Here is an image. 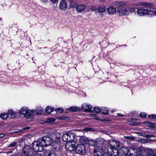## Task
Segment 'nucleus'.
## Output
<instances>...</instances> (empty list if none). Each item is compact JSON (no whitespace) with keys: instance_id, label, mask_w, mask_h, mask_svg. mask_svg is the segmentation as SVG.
<instances>
[{"instance_id":"obj_1","label":"nucleus","mask_w":156,"mask_h":156,"mask_svg":"<svg viewBox=\"0 0 156 156\" xmlns=\"http://www.w3.org/2000/svg\"><path fill=\"white\" fill-rule=\"evenodd\" d=\"M143 7L137 8V13L139 16H143L150 14L151 12L156 15V9L153 8V4L144 2Z\"/></svg>"},{"instance_id":"obj_2","label":"nucleus","mask_w":156,"mask_h":156,"mask_svg":"<svg viewBox=\"0 0 156 156\" xmlns=\"http://www.w3.org/2000/svg\"><path fill=\"white\" fill-rule=\"evenodd\" d=\"M126 5V3L123 2H114L111 3L110 6L107 8V12L109 15H113L116 12V8Z\"/></svg>"},{"instance_id":"obj_3","label":"nucleus","mask_w":156,"mask_h":156,"mask_svg":"<svg viewBox=\"0 0 156 156\" xmlns=\"http://www.w3.org/2000/svg\"><path fill=\"white\" fill-rule=\"evenodd\" d=\"M70 6L73 8H76V9L78 12H81L86 9L87 5L85 4H79L75 2L71 3Z\"/></svg>"},{"instance_id":"obj_4","label":"nucleus","mask_w":156,"mask_h":156,"mask_svg":"<svg viewBox=\"0 0 156 156\" xmlns=\"http://www.w3.org/2000/svg\"><path fill=\"white\" fill-rule=\"evenodd\" d=\"M33 154L32 149L29 146L26 145L23 148L21 156H32Z\"/></svg>"},{"instance_id":"obj_5","label":"nucleus","mask_w":156,"mask_h":156,"mask_svg":"<svg viewBox=\"0 0 156 156\" xmlns=\"http://www.w3.org/2000/svg\"><path fill=\"white\" fill-rule=\"evenodd\" d=\"M133 151L134 153L137 152V149L136 148L131 147L129 149L127 147H123L120 149V153L122 155H124L125 156H128V154L129 152Z\"/></svg>"},{"instance_id":"obj_6","label":"nucleus","mask_w":156,"mask_h":156,"mask_svg":"<svg viewBox=\"0 0 156 156\" xmlns=\"http://www.w3.org/2000/svg\"><path fill=\"white\" fill-rule=\"evenodd\" d=\"M75 138L74 134L71 132L64 134L62 136V139L64 141L69 143L73 141Z\"/></svg>"},{"instance_id":"obj_7","label":"nucleus","mask_w":156,"mask_h":156,"mask_svg":"<svg viewBox=\"0 0 156 156\" xmlns=\"http://www.w3.org/2000/svg\"><path fill=\"white\" fill-rule=\"evenodd\" d=\"M41 142V144L43 147H46L51 144L52 141L51 138L49 136H43L41 140H39Z\"/></svg>"},{"instance_id":"obj_8","label":"nucleus","mask_w":156,"mask_h":156,"mask_svg":"<svg viewBox=\"0 0 156 156\" xmlns=\"http://www.w3.org/2000/svg\"><path fill=\"white\" fill-rule=\"evenodd\" d=\"M33 148L34 151L36 152L42 151L43 150V147L39 140L34 141L33 144Z\"/></svg>"},{"instance_id":"obj_9","label":"nucleus","mask_w":156,"mask_h":156,"mask_svg":"<svg viewBox=\"0 0 156 156\" xmlns=\"http://www.w3.org/2000/svg\"><path fill=\"white\" fill-rule=\"evenodd\" d=\"M109 144L110 147L112 151L115 150L118 151V149L119 147L120 143L119 142L112 139L109 141Z\"/></svg>"},{"instance_id":"obj_10","label":"nucleus","mask_w":156,"mask_h":156,"mask_svg":"<svg viewBox=\"0 0 156 156\" xmlns=\"http://www.w3.org/2000/svg\"><path fill=\"white\" fill-rule=\"evenodd\" d=\"M96 146L98 148L105 150V149L106 143L102 138H99L96 141Z\"/></svg>"},{"instance_id":"obj_11","label":"nucleus","mask_w":156,"mask_h":156,"mask_svg":"<svg viewBox=\"0 0 156 156\" xmlns=\"http://www.w3.org/2000/svg\"><path fill=\"white\" fill-rule=\"evenodd\" d=\"M85 146L84 145H79L76 148L75 152L80 154H83L85 152Z\"/></svg>"},{"instance_id":"obj_12","label":"nucleus","mask_w":156,"mask_h":156,"mask_svg":"<svg viewBox=\"0 0 156 156\" xmlns=\"http://www.w3.org/2000/svg\"><path fill=\"white\" fill-rule=\"evenodd\" d=\"M117 12L120 16L125 15L128 16L129 15L127 8H122L118 10Z\"/></svg>"},{"instance_id":"obj_13","label":"nucleus","mask_w":156,"mask_h":156,"mask_svg":"<svg viewBox=\"0 0 156 156\" xmlns=\"http://www.w3.org/2000/svg\"><path fill=\"white\" fill-rule=\"evenodd\" d=\"M82 108L85 112H93L91 110L92 106L91 105L84 103L82 104Z\"/></svg>"},{"instance_id":"obj_14","label":"nucleus","mask_w":156,"mask_h":156,"mask_svg":"<svg viewBox=\"0 0 156 156\" xmlns=\"http://www.w3.org/2000/svg\"><path fill=\"white\" fill-rule=\"evenodd\" d=\"M65 147L67 150L71 151L75 150L76 146L74 144H72V143L69 142L66 143L65 145Z\"/></svg>"},{"instance_id":"obj_15","label":"nucleus","mask_w":156,"mask_h":156,"mask_svg":"<svg viewBox=\"0 0 156 156\" xmlns=\"http://www.w3.org/2000/svg\"><path fill=\"white\" fill-rule=\"evenodd\" d=\"M80 110V108L76 106H73L70 107L68 108L66 111L65 110L66 113H69L70 112H75L77 111H79Z\"/></svg>"},{"instance_id":"obj_16","label":"nucleus","mask_w":156,"mask_h":156,"mask_svg":"<svg viewBox=\"0 0 156 156\" xmlns=\"http://www.w3.org/2000/svg\"><path fill=\"white\" fill-rule=\"evenodd\" d=\"M105 150L98 148L94 150V154L95 156H101L103 154Z\"/></svg>"},{"instance_id":"obj_17","label":"nucleus","mask_w":156,"mask_h":156,"mask_svg":"<svg viewBox=\"0 0 156 156\" xmlns=\"http://www.w3.org/2000/svg\"><path fill=\"white\" fill-rule=\"evenodd\" d=\"M59 5L61 9L63 11L66 9L67 7V4L65 1L64 0H62L60 2Z\"/></svg>"},{"instance_id":"obj_18","label":"nucleus","mask_w":156,"mask_h":156,"mask_svg":"<svg viewBox=\"0 0 156 156\" xmlns=\"http://www.w3.org/2000/svg\"><path fill=\"white\" fill-rule=\"evenodd\" d=\"M88 139L85 136H81L80 137V142L81 144L80 145H84L87 143Z\"/></svg>"},{"instance_id":"obj_19","label":"nucleus","mask_w":156,"mask_h":156,"mask_svg":"<svg viewBox=\"0 0 156 156\" xmlns=\"http://www.w3.org/2000/svg\"><path fill=\"white\" fill-rule=\"evenodd\" d=\"M146 156H156V152L154 153V151L151 149H148L146 151Z\"/></svg>"},{"instance_id":"obj_20","label":"nucleus","mask_w":156,"mask_h":156,"mask_svg":"<svg viewBox=\"0 0 156 156\" xmlns=\"http://www.w3.org/2000/svg\"><path fill=\"white\" fill-rule=\"evenodd\" d=\"M54 110V108L51 106H48L45 109V112L48 114L51 113L53 112Z\"/></svg>"},{"instance_id":"obj_21","label":"nucleus","mask_w":156,"mask_h":156,"mask_svg":"<svg viewBox=\"0 0 156 156\" xmlns=\"http://www.w3.org/2000/svg\"><path fill=\"white\" fill-rule=\"evenodd\" d=\"M28 109V108L26 107L23 108H22L21 109L20 111L19 112L20 114L24 115L25 116L26 113H27Z\"/></svg>"},{"instance_id":"obj_22","label":"nucleus","mask_w":156,"mask_h":156,"mask_svg":"<svg viewBox=\"0 0 156 156\" xmlns=\"http://www.w3.org/2000/svg\"><path fill=\"white\" fill-rule=\"evenodd\" d=\"M106 10V8L104 6H100L98 9V12L99 13H103Z\"/></svg>"},{"instance_id":"obj_23","label":"nucleus","mask_w":156,"mask_h":156,"mask_svg":"<svg viewBox=\"0 0 156 156\" xmlns=\"http://www.w3.org/2000/svg\"><path fill=\"white\" fill-rule=\"evenodd\" d=\"M8 112V114L11 116L13 118H15L17 115L16 113L15 112L12 110H9Z\"/></svg>"},{"instance_id":"obj_24","label":"nucleus","mask_w":156,"mask_h":156,"mask_svg":"<svg viewBox=\"0 0 156 156\" xmlns=\"http://www.w3.org/2000/svg\"><path fill=\"white\" fill-rule=\"evenodd\" d=\"M43 109L41 108H37L35 110V113H36L37 114H41L43 112Z\"/></svg>"},{"instance_id":"obj_25","label":"nucleus","mask_w":156,"mask_h":156,"mask_svg":"<svg viewBox=\"0 0 156 156\" xmlns=\"http://www.w3.org/2000/svg\"><path fill=\"white\" fill-rule=\"evenodd\" d=\"M34 111L33 110H29L28 109L27 110V113H26L25 117H27L30 116H31L34 115Z\"/></svg>"},{"instance_id":"obj_26","label":"nucleus","mask_w":156,"mask_h":156,"mask_svg":"<svg viewBox=\"0 0 156 156\" xmlns=\"http://www.w3.org/2000/svg\"><path fill=\"white\" fill-rule=\"evenodd\" d=\"M88 144L90 146H94L96 147V141H94L93 140H88Z\"/></svg>"},{"instance_id":"obj_27","label":"nucleus","mask_w":156,"mask_h":156,"mask_svg":"<svg viewBox=\"0 0 156 156\" xmlns=\"http://www.w3.org/2000/svg\"><path fill=\"white\" fill-rule=\"evenodd\" d=\"M9 115L7 113H4L2 115H0V117L1 119H5L8 117Z\"/></svg>"},{"instance_id":"obj_28","label":"nucleus","mask_w":156,"mask_h":156,"mask_svg":"<svg viewBox=\"0 0 156 156\" xmlns=\"http://www.w3.org/2000/svg\"><path fill=\"white\" fill-rule=\"evenodd\" d=\"M88 9L90 10L91 11L93 12L96 11L97 8L94 5H90L88 6Z\"/></svg>"},{"instance_id":"obj_29","label":"nucleus","mask_w":156,"mask_h":156,"mask_svg":"<svg viewBox=\"0 0 156 156\" xmlns=\"http://www.w3.org/2000/svg\"><path fill=\"white\" fill-rule=\"evenodd\" d=\"M137 8L135 7H130L127 8V10H128V13H129V12H135L136 9H137Z\"/></svg>"},{"instance_id":"obj_30","label":"nucleus","mask_w":156,"mask_h":156,"mask_svg":"<svg viewBox=\"0 0 156 156\" xmlns=\"http://www.w3.org/2000/svg\"><path fill=\"white\" fill-rule=\"evenodd\" d=\"M102 113L105 115H106L108 113V110L107 108L106 107L102 108L101 110Z\"/></svg>"},{"instance_id":"obj_31","label":"nucleus","mask_w":156,"mask_h":156,"mask_svg":"<svg viewBox=\"0 0 156 156\" xmlns=\"http://www.w3.org/2000/svg\"><path fill=\"white\" fill-rule=\"evenodd\" d=\"M17 144V142L16 141L13 142L8 146L9 147H13L16 146Z\"/></svg>"},{"instance_id":"obj_32","label":"nucleus","mask_w":156,"mask_h":156,"mask_svg":"<svg viewBox=\"0 0 156 156\" xmlns=\"http://www.w3.org/2000/svg\"><path fill=\"white\" fill-rule=\"evenodd\" d=\"M94 111L96 112L99 113L101 111V110L99 107H96L94 108Z\"/></svg>"},{"instance_id":"obj_33","label":"nucleus","mask_w":156,"mask_h":156,"mask_svg":"<svg viewBox=\"0 0 156 156\" xmlns=\"http://www.w3.org/2000/svg\"><path fill=\"white\" fill-rule=\"evenodd\" d=\"M55 121V119L52 118H48L47 119L46 122H47L51 123L54 122Z\"/></svg>"},{"instance_id":"obj_34","label":"nucleus","mask_w":156,"mask_h":156,"mask_svg":"<svg viewBox=\"0 0 156 156\" xmlns=\"http://www.w3.org/2000/svg\"><path fill=\"white\" fill-rule=\"evenodd\" d=\"M69 119V118L68 117L64 116H59V119L64 120H67Z\"/></svg>"},{"instance_id":"obj_35","label":"nucleus","mask_w":156,"mask_h":156,"mask_svg":"<svg viewBox=\"0 0 156 156\" xmlns=\"http://www.w3.org/2000/svg\"><path fill=\"white\" fill-rule=\"evenodd\" d=\"M90 116L91 117H94L96 119H98V117L97 116V115L94 114H91L90 115Z\"/></svg>"},{"instance_id":"obj_36","label":"nucleus","mask_w":156,"mask_h":156,"mask_svg":"<svg viewBox=\"0 0 156 156\" xmlns=\"http://www.w3.org/2000/svg\"><path fill=\"white\" fill-rule=\"evenodd\" d=\"M147 116V114L144 112L141 113L140 114V117L141 118H145Z\"/></svg>"},{"instance_id":"obj_37","label":"nucleus","mask_w":156,"mask_h":156,"mask_svg":"<svg viewBox=\"0 0 156 156\" xmlns=\"http://www.w3.org/2000/svg\"><path fill=\"white\" fill-rule=\"evenodd\" d=\"M144 2H140V3H136L134 4L133 5V6H142L143 5Z\"/></svg>"},{"instance_id":"obj_38","label":"nucleus","mask_w":156,"mask_h":156,"mask_svg":"<svg viewBox=\"0 0 156 156\" xmlns=\"http://www.w3.org/2000/svg\"><path fill=\"white\" fill-rule=\"evenodd\" d=\"M53 138L55 137V140L56 142H58V137H57V136H56V134H54V135L53 136Z\"/></svg>"},{"instance_id":"obj_39","label":"nucleus","mask_w":156,"mask_h":156,"mask_svg":"<svg viewBox=\"0 0 156 156\" xmlns=\"http://www.w3.org/2000/svg\"><path fill=\"white\" fill-rule=\"evenodd\" d=\"M124 138L125 139H129L130 140H133L135 139L134 137L130 136H125L124 137Z\"/></svg>"},{"instance_id":"obj_40","label":"nucleus","mask_w":156,"mask_h":156,"mask_svg":"<svg viewBox=\"0 0 156 156\" xmlns=\"http://www.w3.org/2000/svg\"><path fill=\"white\" fill-rule=\"evenodd\" d=\"M136 153H134L133 151L132 152H129L128 154V156H134Z\"/></svg>"},{"instance_id":"obj_41","label":"nucleus","mask_w":156,"mask_h":156,"mask_svg":"<svg viewBox=\"0 0 156 156\" xmlns=\"http://www.w3.org/2000/svg\"><path fill=\"white\" fill-rule=\"evenodd\" d=\"M149 126L152 128H154L155 127V124L150 122V123L148 124Z\"/></svg>"},{"instance_id":"obj_42","label":"nucleus","mask_w":156,"mask_h":156,"mask_svg":"<svg viewBox=\"0 0 156 156\" xmlns=\"http://www.w3.org/2000/svg\"><path fill=\"white\" fill-rule=\"evenodd\" d=\"M148 117L151 119H156V115L155 114H152L149 115Z\"/></svg>"},{"instance_id":"obj_43","label":"nucleus","mask_w":156,"mask_h":156,"mask_svg":"<svg viewBox=\"0 0 156 156\" xmlns=\"http://www.w3.org/2000/svg\"><path fill=\"white\" fill-rule=\"evenodd\" d=\"M134 121H136V119H134V118H133V119H128V122H133L134 121Z\"/></svg>"},{"instance_id":"obj_44","label":"nucleus","mask_w":156,"mask_h":156,"mask_svg":"<svg viewBox=\"0 0 156 156\" xmlns=\"http://www.w3.org/2000/svg\"><path fill=\"white\" fill-rule=\"evenodd\" d=\"M84 130L85 131H90V129L89 128H86L84 129Z\"/></svg>"},{"instance_id":"obj_45","label":"nucleus","mask_w":156,"mask_h":156,"mask_svg":"<svg viewBox=\"0 0 156 156\" xmlns=\"http://www.w3.org/2000/svg\"><path fill=\"white\" fill-rule=\"evenodd\" d=\"M64 109L61 108H59V113H61L63 112Z\"/></svg>"},{"instance_id":"obj_46","label":"nucleus","mask_w":156,"mask_h":156,"mask_svg":"<svg viewBox=\"0 0 156 156\" xmlns=\"http://www.w3.org/2000/svg\"><path fill=\"white\" fill-rule=\"evenodd\" d=\"M117 116L119 117H122L124 116V115L118 113L117 114Z\"/></svg>"},{"instance_id":"obj_47","label":"nucleus","mask_w":156,"mask_h":156,"mask_svg":"<svg viewBox=\"0 0 156 156\" xmlns=\"http://www.w3.org/2000/svg\"><path fill=\"white\" fill-rule=\"evenodd\" d=\"M130 114L131 115H132L133 116H136V114L135 113V112H131L130 113Z\"/></svg>"},{"instance_id":"obj_48","label":"nucleus","mask_w":156,"mask_h":156,"mask_svg":"<svg viewBox=\"0 0 156 156\" xmlns=\"http://www.w3.org/2000/svg\"><path fill=\"white\" fill-rule=\"evenodd\" d=\"M48 156H55L54 154L51 153V152H50L48 154Z\"/></svg>"},{"instance_id":"obj_49","label":"nucleus","mask_w":156,"mask_h":156,"mask_svg":"<svg viewBox=\"0 0 156 156\" xmlns=\"http://www.w3.org/2000/svg\"><path fill=\"white\" fill-rule=\"evenodd\" d=\"M32 156H43L41 154L36 153L35 154H34Z\"/></svg>"},{"instance_id":"obj_50","label":"nucleus","mask_w":156,"mask_h":156,"mask_svg":"<svg viewBox=\"0 0 156 156\" xmlns=\"http://www.w3.org/2000/svg\"><path fill=\"white\" fill-rule=\"evenodd\" d=\"M103 154V156H111L109 154L106 153Z\"/></svg>"},{"instance_id":"obj_51","label":"nucleus","mask_w":156,"mask_h":156,"mask_svg":"<svg viewBox=\"0 0 156 156\" xmlns=\"http://www.w3.org/2000/svg\"><path fill=\"white\" fill-rule=\"evenodd\" d=\"M149 123H150V122L148 121H145L144 122V124H148Z\"/></svg>"},{"instance_id":"obj_52","label":"nucleus","mask_w":156,"mask_h":156,"mask_svg":"<svg viewBox=\"0 0 156 156\" xmlns=\"http://www.w3.org/2000/svg\"><path fill=\"white\" fill-rule=\"evenodd\" d=\"M50 1L51 2H53L54 3L56 2L57 1V0H50Z\"/></svg>"},{"instance_id":"obj_53","label":"nucleus","mask_w":156,"mask_h":156,"mask_svg":"<svg viewBox=\"0 0 156 156\" xmlns=\"http://www.w3.org/2000/svg\"><path fill=\"white\" fill-rule=\"evenodd\" d=\"M5 135L3 133L0 134V138L4 136Z\"/></svg>"},{"instance_id":"obj_54","label":"nucleus","mask_w":156,"mask_h":156,"mask_svg":"<svg viewBox=\"0 0 156 156\" xmlns=\"http://www.w3.org/2000/svg\"><path fill=\"white\" fill-rule=\"evenodd\" d=\"M53 150H54V151L55 152H56L55 151V150H56V149L57 148H56L55 147H53Z\"/></svg>"},{"instance_id":"obj_55","label":"nucleus","mask_w":156,"mask_h":156,"mask_svg":"<svg viewBox=\"0 0 156 156\" xmlns=\"http://www.w3.org/2000/svg\"><path fill=\"white\" fill-rule=\"evenodd\" d=\"M100 2H104L105 0H99Z\"/></svg>"},{"instance_id":"obj_56","label":"nucleus","mask_w":156,"mask_h":156,"mask_svg":"<svg viewBox=\"0 0 156 156\" xmlns=\"http://www.w3.org/2000/svg\"><path fill=\"white\" fill-rule=\"evenodd\" d=\"M41 0L42 2H46L47 0Z\"/></svg>"},{"instance_id":"obj_57","label":"nucleus","mask_w":156,"mask_h":156,"mask_svg":"<svg viewBox=\"0 0 156 156\" xmlns=\"http://www.w3.org/2000/svg\"><path fill=\"white\" fill-rule=\"evenodd\" d=\"M23 141V139H20V141Z\"/></svg>"},{"instance_id":"obj_58","label":"nucleus","mask_w":156,"mask_h":156,"mask_svg":"<svg viewBox=\"0 0 156 156\" xmlns=\"http://www.w3.org/2000/svg\"><path fill=\"white\" fill-rule=\"evenodd\" d=\"M56 110L57 111H58V108L56 109Z\"/></svg>"}]
</instances>
